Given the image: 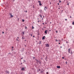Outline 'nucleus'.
<instances>
[{"label": "nucleus", "instance_id": "0e129e2a", "mask_svg": "<svg viewBox=\"0 0 74 74\" xmlns=\"http://www.w3.org/2000/svg\"><path fill=\"white\" fill-rule=\"evenodd\" d=\"M35 37V36L34 35L33 36V37Z\"/></svg>", "mask_w": 74, "mask_h": 74}, {"label": "nucleus", "instance_id": "423d86ee", "mask_svg": "<svg viewBox=\"0 0 74 74\" xmlns=\"http://www.w3.org/2000/svg\"><path fill=\"white\" fill-rule=\"evenodd\" d=\"M45 36H44L43 37H42V40H44L45 39Z\"/></svg>", "mask_w": 74, "mask_h": 74}, {"label": "nucleus", "instance_id": "774afa93", "mask_svg": "<svg viewBox=\"0 0 74 74\" xmlns=\"http://www.w3.org/2000/svg\"><path fill=\"white\" fill-rule=\"evenodd\" d=\"M42 30H44V28H42Z\"/></svg>", "mask_w": 74, "mask_h": 74}, {"label": "nucleus", "instance_id": "c9c22d12", "mask_svg": "<svg viewBox=\"0 0 74 74\" xmlns=\"http://www.w3.org/2000/svg\"><path fill=\"white\" fill-rule=\"evenodd\" d=\"M39 71H41V70H40V69H39Z\"/></svg>", "mask_w": 74, "mask_h": 74}, {"label": "nucleus", "instance_id": "aec40b11", "mask_svg": "<svg viewBox=\"0 0 74 74\" xmlns=\"http://www.w3.org/2000/svg\"><path fill=\"white\" fill-rule=\"evenodd\" d=\"M38 33H39V32H38V36H39L40 35V34H39Z\"/></svg>", "mask_w": 74, "mask_h": 74}, {"label": "nucleus", "instance_id": "f257e3e1", "mask_svg": "<svg viewBox=\"0 0 74 74\" xmlns=\"http://www.w3.org/2000/svg\"><path fill=\"white\" fill-rule=\"evenodd\" d=\"M35 60H36V63L37 64H38L39 62L40 61V60H38V59H36Z\"/></svg>", "mask_w": 74, "mask_h": 74}, {"label": "nucleus", "instance_id": "bb28decb", "mask_svg": "<svg viewBox=\"0 0 74 74\" xmlns=\"http://www.w3.org/2000/svg\"><path fill=\"white\" fill-rule=\"evenodd\" d=\"M9 15H12V13H10L9 14Z\"/></svg>", "mask_w": 74, "mask_h": 74}, {"label": "nucleus", "instance_id": "338daca9", "mask_svg": "<svg viewBox=\"0 0 74 74\" xmlns=\"http://www.w3.org/2000/svg\"><path fill=\"white\" fill-rule=\"evenodd\" d=\"M50 4H51V2H50Z\"/></svg>", "mask_w": 74, "mask_h": 74}, {"label": "nucleus", "instance_id": "dca6fc26", "mask_svg": "<svg viewBox=\"0 0 74 74\" xmlns=\"http://www.w3.org/2000/svg\"><path fill=\"white\" fill-rule=\"evenodd\" d=\"M22 22H25V20H24L23 19L22 20Z\"/></svg>", "mask_w": 74, "mask_h": 74}, {"label": "nucleus", "instance_id": "2eb2a0df", "mask_svg": "<svg viewBox=\"0 0 74 74\" xmlns=\"http://www.w3.org/2000/svg\"><path fill=\"white\" fill-rule=\"evenodd\" d=\"M13 53H14V54L15 55L16 54V52H15V51H13Z\"/></svg>", "mask_w": 74, "mask_h": 74}, {"label": "nucleus", "instance_id": "2f4dec72", "mask_svg": "<svg viewBox=\"0 0 74 74\" xmlns=\"http://www.w3.org/2000/svg\"><path fill=\"white\" fill-rule=\"evenodd\" d=\"M23 61H24V62H26V60H23Z\"/></svg>", "mask_w": 74, "mask_h": 74}, {"label": "nucleus", "instance_id": "79ce46f5", "mask_svg": "<svg viewBox=\"0 0 74 74\" xmlns=\"http://www.w3.org/2000/svg\"><path fill=\"white\" fill-rule=\"evenodd\" d=\"M2 33H3V34H4V32H2Z\"/></svg>", "mask_w": 74, "mask_h": 74}, {"label": "nucleus", "instance_id": "5701e85b", "mask_svg": "<svg viewBox=\"0 0 74 74\" xmlns=\"http://www.w3.org/2000/svg\"><path fill=\"white\" fill-rule=\"evenodd\" d=\"M70 29H72V26H70Z\"/></svg>", "mask_w": 74, "mask_h": 74}, {"label": "nucleus", "instance_id": "39448f33", "mask_svg": "<svg viewBox=\"0 0 74 74\" xmlns=\"http://www.w3.org/2000/svg\"><path fill=\"white\" fill-rule=\"evenodd\" d=\"M57 69H60V66H57Z\"/></svg>", "mask_w": 74, "mask_h": 74}, {"label": "nucleus", "instance_id": "e433bc0d", "mask_svg": "<svg viewBox=\"0 0 74 74\" xmlns=\"http://www.w3.org/2000/svg\"><path fill=\"white\" fill-rule=\"evenodd\" d=\"M39 16H40V17H41L42 16V15H41V14H40Z\"/></svg>", "mask_w": 74, "mask_h": 74}, {"label": "nucleus", "instance_id": "20e7f679", "mask_svg": "<svg viewBox=\"0 0 74 74\" xmlns=\"http://www.w3.org/2000/svg\"><path fill=\"white\" fill-rule=\"evenodd\" d=\"M46 47H49V45L48 44H47Z\"/></svg>", "mask_w": 74, "mask_h": 74}, {"label": "nucleus", "instance_id": "9b49d317", "mask_svg": "<svg viewBox=\"0 0 74 74\" xmlns=\"http://www.w3.org/2000/svg\"><path fill=\"white\" fill-rule=\"evenodd\" d=\"M45 8H46V9H48V8L46 7V6L45 7V11L46 10H45Z\"/></svg>", "mask_w": 74, "mask_h": 74}, {"label": "nucleus", "instance_id": "09e8293b", "mask_svg": "<svg viewBox=\"0 0 74 74\" xmlns=\"http://www.w3.org/2000/svg\"><path fill=\"white\" fill-rule=\"evenodd\" d=\"M31 37H32V34H31Z\"/></svg>", "mask_w": 74, "mask_h": 74}, {"label": "nucleus", "instance_id": "f8f14e48", "mask_svg": "<svg viewBox=\"0 0 74 74\" xmlns=\"http://www.w3.org/2000/svg\"><path fill=\"white\" fill-rule=\"evenodd\" d=\"M34 27H33V26H32V29H34Z\"/></svg>", "mask_w": 74, "mask_h": 74}, {"label": "nucleus", "instance_id": "69168bd1", "mask_svg": "<svg viewBox=\"0 0 74 74\" xmlns=\"http://www.w3.org/2000/svg\"><path fill=\"white\" fill-rule=\"evenodd\" d=\"M68 50H70V49H68Z\"/></svg>", "mask_w": 74, "mask_h": 74}, {"label": "nucleus", "instance_id": "4be33fe9", "mask_svg": "<svg viewBox=\"0 0 74 74\" xmlns=\"http://www.w3.org/2000/svg\"><path fill=\"white\" fill-rule=\"evenodd\" d=\"M40 13H41V12H42V10H40Z\"/></svg>", "mask_w": 74, "mask_h": 74}, {"label": "nucleus", "instance_id": "a18cd8bd", "mask_svg": "<svg viewBox=\"0 0 74 74\" xmlns=\"http://www.w3.org/2000/svg\"><path fill=\"white\" fill-rule=\"evenodd\" d=\"M18 21H19V18H18Z\"/></svg>", "mask_w": 74, "mask_h": 74}, {"label": "nucleus", "instance_id": "c85d7f7f", "mask_svg": "<svg viewBox=\"0 0 74 74\" xmlns=\"http://www.w3.org/2000/svg\"><path fill=\"white\" fill-rule=\"evenodd\" d=\"M12 53H8V54H10V55H11V54Z\"/></svg>", "mask_w": 74, "mask_h": 74}, {"label": "nucleus", "instance_id": "6e6552de", "mask_svg": "<svg viewBox=\"0 0 74 74\" xmlns=\"http://www.w3.org/2000/svg\"><path fill=\"white\" fill-rule=\"evenodd\" d=\"M45 60L46 61H48V58H47V56H46V58H45Z\"/></svg>", "mask_w": 74, "mask_h": 74}, {"label": "nucleus", "instance_id": "680f3d73", "mask_svg": "<svg viewBox=\"0 0 74 74\" xmlns=\"http://www.w3.org/2000/svg\"><path fill=\"white\" fill-rule=\"evenodd\" d=\"M65 21H67V19H65Z\"/></svg>", "mask_w": 74, "mask_h": 74}, {"label": "nucleus", "instance_id": "13d9d810", "mask_svg": "<svg viewBox=\"0 0 74 74\" xmlns=\"http://www.w3.org/2000/svg\"><path fill=\"white\" fill-rule=\"evenodd\" d=\"M70 18H71V16H70Z\"/></svg>", "mask_w": 74, "mask_h": 74}, {"label": "nucleus", "instance_id": "b1692460", "mask_svg": "<svg viewBox=\"0 0 74 74\" xmlns=\"http://www.w3.org/2000/svg\"><path fill=\"white\" fill-rule=\"evenodd\" d=\"M6 31H8V29H7V28H6Z\"/></svg>", "mask_w": 74, "mask_h": 74}, {"label": "nucleus", "instance_id": "4468645a", "mask_svg": "<svg viewBox=\"0 0 74 74\" xmlns=\"http://www.w3.org/2000/svg\"><path fill=\"white\" fill-rule=\"evenodd\" d=\"M39 63L40 64H41V61H39Z\"/></svg>", "mask_w": 74, "mask_h": 74}, {"label": "nucleus", "instance_id": "5fc2aeb1", "mask_svg": "<svg viewBox=\"0 0 74 74\" xmlns=\"http://www.w3.org/2000/svg\"><path fill=\"white\" fill-rule=\"evenodd\" d=\"M34 5H33V8H35V7H34Z\"/></svg>", "mask_w": 74, "mask_h": 74}, {"label": "nucleus", "instance_id": "37998d69", "mask_svg": "<svg viewBox=\"0 0 74 74\" xmlns=\"http://www.w3.org/2000/svg\"><path fill=\"white\" fill-rule=\"evenodd\" d=\"M41 59H42V60L43 59V58L42 57L41 58Z\"/></svg>", "mask_w": 74, "mask_h": 74}, {"label": "nucleus", "instance_id": "4d7b16f0", "mask_svg": "<svg viewBox=\"0 0 74 74\" xmlns=\"http://www.w3.org/2000/svg\"><path fill=\"white\" fill-rule=\"evenodd\" d=\"M58 5H59V3H58Z\"/></svg>", "mask_w": 74, "mask_h": 74}, {"label": "nucleus", "instance_id": "49530a36", "mask_svg": "<svg viewBox=\"0 0 74 74\" xmlns=\"http://www.w3.org/2000/svg\"><path fill=\"white\" fill-rule=\"evenodd\" d=\"M64 57H62V59H64Z\"/></svg>", "mask_w": 74, "mask_h": 74}, {"label": "nucleus", "instance_id": "7ed1b4c3", "mask_svg": "<svg viewBox=\"0 0 74 74\" xmlns=\"http://www.w3.org/2000/svg\"><path fill=\"white\" fill-rule=\"evenodd\" d=\"M25 70V68H24V67L22 68L21 69V70L22 71H24Z\"/></svg>", "mask_w": 74, "mask_h": 74}, {"label": "nucleus", "instance_id": "1a4fd4ad", "mask_svg": "<svg viewBox=\"0 0 74 74\" xmlns=\"http://www.w3.org/2000/svg\"><path fill=\"white\" fill-rule=\"evenodd\" d=\"M44 33H45V34H47V30H46Z\"/></svg>", "mask_w": 74, "mask_h": 74}, {"label": "nucleus", "instance_id": "ea45409f", "mask_svg": "<svg viewBox=\"0 0 74 74\" xmlns=\"http://www.w3.org/2000/svg\"><path fill=\"white\" fill-rule=\"evenodd\" d=\"M25 12H27V11L26 10V11H25Z\"/></svg>", "mask_w": 74, "mask_h": 74}, {"label": "nucleus", "instance_id": "412c9836", "mask_svg": "<svg viewBox=\"0 0 74 74\" xmlns=\"http://www.w3.org/2000/svg\"><path fill=\"white\" fill-rule=\"evenodd\" d=\"M40 73H44V72H43V71H40Z\"/></svg>", "mask_w": 74, "mask_h": 74}, {"label": "nucleus", "instance_id": "cd10ccee", "mask_svg": "<svg viewBox=\"0 0 74 74\" xmlns=\"http://www.w3.org/2000/svg\"><path fill=\"white\" fill-rule=\"evenodd\" d=\"M56 32L57 33H58V32L57 30H56Z\"/></svg>", "mask_w": 74, "mask_h": 74}, {"label": "nucleus", "instance_id": "4c0bfd02", "mask_svg": "<svg viewBox=\"0 0 74 74\" xmlns=\"http://www.w3.org/2000/svg\"><path fill=\"white\" fill-rule=\"evenodd\" d=\"M56 41H58V40H57L56 39Z\"/></svg>", "mask_w": 74, "mask_h": 74}, {"label": "nucleus", "instance_id": "a878e982", "mask_svg": "<svg viewBox=\"0 0 74 74\" xmlns=\"http://www.w3.org/2000/svg\"><path fill=\"white\" fill-rule=\"evenodd\" d=\"M72 24L73 25H74V22L73 21V22H72Z\"/></svg>", "mask_w": 74, "mask_h": 74}, {"label": "nucleus", "instance_id": "9d476101", "mask_svg": "<svg viewBox=\"0 0 74 74\" xmlns=\"http://www.w3.org/2000/svg\"><path fill=\"white\" fill-rule=\"evenodd\" d=\"M23 37H24V36H22V40H23V39H25V38H23Z\"/></svg>", "mask_w": 74, "mask_h": 74}, {"label": "nucleus", "instance_id": "3c124183", "mask_svg": "<svg viewBox=\"0 0 74 74\" xmlns=\"http://www.w3.org/2000/svg\"><path fill=\"white\" fill-rule=\"evenodd\" d=\"M60 48H62V46H60Z\"/></svg>", "mask_w": 74, "mask_h": 74}, {"label": "nucleus", "instance_id": "bf43d9fd", "mask_svg": "<svg viewBox=\"0 0 74 74\" xmlns=\"http://www.w3.org/2000/svg\"><path fill=\"white\" fill-rule=\"evenodd\" d=\"M61 8H62V6H61Z\"/></svg>", "mask_w": 74, "mask_h": 74}, {"label": "nucleus", "instance_id": "6ab92c4d", "mask_svg": "<svg viewBox=\"0 0 74 74\" xmlns=\"http://www.w3.org/2000/svg\"><path fill=\"white\" fill-rule=\"evenodd\" d=\"M41 41H40V42L39 43V44H40V45L41 44Z\"/></svg>", "mask_w": 74, "mask_h": 74}, {"label": "nucleus", "instance_id": "8fccbe9b", "mask_svg": "<svg viewBox=\"0 0 74 74\" xmlns=\"http://www.w3.org/2000/svg\"><path fill=\"white\" fill-rule=\"evenodd\" d=\"M39 21H40L39 20H38V23L39 22Z\"/></svg>", "mask_w": 74, "mask_h": 74}, {"label": "nucleus", "instance_id": "f03ea898", "mask_svg": "<svg viewBox=\"0 0 74 74\" xmlns=\"http://www.w3.org/2000/svg\"><path fill=\"white\" fill-rule=\"evenodd\" d=\"M41 1H38V3H39V5H42V4L41 3Z\"/></svg>", "mask_w": 74, "mask_h": 74}, {"label": "nucleus", "instance_id": "ddd939ff", "mask_svg": "<svg viewBox=\"0 0 74 74\" xmlns=\"http://www.w3.org/2000/svg\"><path fill=\"white\" fill-rule=\"evenodd\" d=\"M22 33H23V34L24 35L25 34V31H24L23 32H22Z\"/></svg>", "mask_w": 74, "mask_h": 74}, {"label": "nucleus", "instance_id": "0eeeda50", "mask_svg": "<svg viewBox=\"0 0 74 74\" xmlns=\"http://www.w3.org/2000/svg\"><path fill=\"white\" fill-rule=\"evenodd\" d=\"M5 73H8V74H9V71H5Z\"/></svg>", "mask_w": 74, "mask_h": 74}, {"label": "nucleus", "instance_id": "052dcab7", "mask_svg": "<svg viewBox=\"0 0 74 74\" xmlns=\"http://www.w3.org/2000/svg\"><path fill=\"white\" fill-rule=\"evenodd\" d=\"M12 51H14V49H12Z\"/></svg>", "mask_w": 74, "mask_h": 74}, {"label": "nucleus", "instance_id": "c756f323", "mask_svg": "<svg viewBox=\"0 0 74 74\" xmlns=\"http://www.w3.org/2000/svg\"><path fill=\"white\" fill-rule=\"evenodd\" d=\"M59 3H61V2H62V1H61L59 0Z\"/></svg>", "mask_w": 74, "mask_h": 74}, {"label": "nucleus", "instance_id": "72a5a7b5", "mask_svg": "<svg viewBox=\"0 0 74 74\" xmlns=\"http://www.w3.org/2000/svg\"><path fill=\"white\" fill-rule=\"evenodd\" d=\"M35 59V57H34L33 58V59Z\"/></svg>", "mask_w": 74, "mask_h": 74}, {"label": "nucleus", "instance_id": "58836bf2", "mask_svg": "<svg viewBox=\"0 0 74 74\" xmlns=\"http://www.w3.org/2000/svg\"><path fill=\"white\" fill-rule=\"evenodd\" d=\"M12 49H13V48H14V47H12Z\"/></svg>", "mask_w": 74, "mask_h": 74}, {"label": "nucleus", "instance_id": "a19ab883", "mask_svg": "<svg viewBox=\"0 0 74 74\" xmlns=\"http://www.w3.org/2000/svg\"><path fill=\"white\" fill-rule=\"evenodd\" d=\"M71 53L73 52V51H72L71 50Z\"/></svg>", "mask_w": 74, "mask_h": 74}, {"label": "nucleus", "instance_id": "a211bd4d", "mask_svg": "<svg viewBox=\"0 0 74 74\" xmlns=\"http://www.w3.org/2000/svg\"><path fill=\"white\" fill-rule=\"evenodd\" d=\"M10 16H11V18H12V17H13V16H13V15H12Z\"/></svg>", "mask_w": 74, "mask_h": 74}, {"label": "nucleus", "instance_id": "603ef678", "mask_svg": "<svg viewBox=\"0 0 74 74\" xmlns=\"http://www.w3.org/2000/svg\"><path fill=\"white\" fill-rule=\"evenodd\" d=\"M23 59V57H22L21 58V59Z\"/></svg>", "mask_w": 74, "mask_h": 74}, {"label": "nucleus", "instance_id": "f3484780", "mask_svg": "<svg viewBox=\"0 0 74 74\" xmlns=\"http://www.w3.org/2000/svg\"><path fill=\"white\" fill-rule=\"evenodd\" d=\"M69 53H70V50H68Z\"/></svg>", "mask_w": 74, "mask_h": 74}, {"label": "nucleus", "instance_id": "e2e57ef3", "mask_svg": "<svg viewBox=\"0 0 74 74\" xmlns=\"http://www.w3.org/2000/svg\"><path fill=\"white\" fill-rule=\"evenodd\" d=\"M23 74V73H21V74Z\"/></svg>", "mask_w": 74, "mask_h": 74}, {"label": "nucleus", "instance_id": "393cba45", "mask_svg": "<svg viewBox=\"0 0 74 74\" xmlns=\"http://www.w3.org/2000/svg\"><path fill=\"white\" fill-rule=\"evenodd\" d=\"M10 55L11 56H13V54L12 53V54H11Z\"/></svg>", "mask_w": 74, "mask_h": 74}, {"label": "nucleus", "instance_id": "7c9ffc66", "mask_svg": "<svg viewBox=\"0 0 74 74\" xmlns=\"http://www.w3.org/2000/svg\"><path fill=\"white\" fill-rule=\"evenodd\" d=\"M25 29H27V27L26 26H25Z\"/></svg>", "mask_w": 74, "mask_h": 74}, {"label": "nucleus", "instance_id": "6e6d98bb", "mask_svg": "<svg viewBox=\"0 0 74 74\" xmlns=\"http://www.w3.org/2000/svg\"><path fill=\"white\" fill-rule=\"evenodd\" d=\"M67 5H69V4L68 3H67Z\"/></svg>", "mask_w": 74, "mask_h": 74}, {"label": "nucleus", "instance_id": "de8ad7c7", "mask_svg": "<svg viewBox=\"0 0 74 74\" xmlns=\"http://www.w3.org/2000/svg\"><path fill=\"white\" fill-rule=\"evenodd\" d=\"M71 53V54H73V52L72 53Z\"/></svg>", "mask_w": 74, "mask_h": 74}, {"label": "nucleus", "instance_id": "473e14b6", "mask_svg": "<svg viewBox=\"0 0 74 74\" xmlns=\"http://www.w3.org/2000/svg\"><path fill=\"white\" fill-rule=\"evenodd\" d=\"M47 74H49V73L48 72L46 73Z\"/></svg>", "mask_w": 74, "mask_h": 74}, {"label": "nucleus", "instance_id": "864d4df0", "mask_svg": "<svg viewBox=\"0 0 74 74\" xmlns=\"http://www.w3.org/2000/svg\"><path fill=\"white\" fill-rule=\"evenodd\" d=\"M59 44H60V42L58 43Z\"/></svg>", "mask_w": 74, "mask_h": 74}, {"label": "nucleus", "instance_id": "c03bdc74", "mask_svg": "<svg viewBox=\"0 0 74 74\" xmlns=\"http://www.w3.org/2000/svg\"><path fill=\"white\" fill-rule=\"evenodd\" d=\"M15 0H13V2L15 1Z\"/></svg>", "mask_w": 74, "mask_h": 74}, {"label": "nucleus", "instance_id": "f704fd0d", "mask_svg": "<svg viewBox=\"0 0 74 74\" xmlns=\"http://www.w3.org/2000/svg\"><path fill=\"white\" fill-rule=\"evenodd\" d=\"M66 64H67V62H66Z\"/></svg>", "mask_w": 74, "mask_h": 74}]
</instances>
